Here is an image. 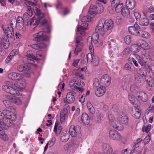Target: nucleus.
<instances>
[{"label": "nucleus", "instance_id": "e2e57ef3", "mask_svg": "<svg viewBox=\"0 0 154 154\" xmlns=\"http://www.w3.org/2000/svg\"><path fill=\"white\" fill-rule=\"evenodd\" d=\"M24 20L22 17L19 16L17 18L16 23H20L21 24H23V23Z\"/></svg>", "mask_w": 154, "mask_h": 154}, {"label": "nucleus", "instance_id": "a19ab883", "mask_svg": "<svg viewBox=\"0 0 154 154\" xmlns=\"http://www.w3.org/2000/svg\"><path fill=\"white\" fill-rule=\"evenodd\" d=\"M87 108L90 113L93 114L95 113V111L94 107H93L91 103L89 101L87 102Z\"/></svg>", "mask_w": 154, "mask_h": 154}, {"label": "nucleus", "instance_id": "cd10ccee", "mask_svg": "<svg viewBox=\"0 0 154 154\" xmlns=\"http://www.w3.org/2000/svg\"><path fill=\"white\" fill-rule=\"evenodd\" d=\"M126 4L128 8L130 9H134L135 5V2L134 0H127Z\"/></svg>", "mask_w": 154, "mask_h": 154}, {"label": "nucleus", "instance_id": "6e6d98bb", "mask_svg": "<svg viewBox=\"0 0 154 154\" xmlns=\"http://www.w3.org/2000/svg\"><path fill=\"white\" fill-rule=\"evenodd\" d=\"M11 27H9V26L8 25H3L2 26L4 32L6 33L7 32H8L10 30V28Z\"/></svg>", "mask_w": 154, "mask_h": 154}, {"label": "nucleus", "instance_id": "f704fd0d", "mask_svg": "<svg viewBox=\"0 0 154 154\" xmlns=\"http://www.w3.org/2000/svg\"><path fill=\"white\" fill-rule=\"evenodd\" d=\"M18 85L19 86L20 88L23 89L25 88L26 85V83L25 79H22L21 77L17 82Z\"/></svg>", "mask_w": 154, "mask_h": 154}, {"label": "nucleus", "instance_id": "c9c22d12", "mask_svg": "<svg viewBox=\"0 0 154 154\" xmlns=\"http://www.w3.org/2000/svg\"><path fill=\"white\" fill-rule=\"evenodd\" d=\"M69 135L67 133H62L60 135V139L61 141L66 142L69 140Z\"/></svg>", "mask_w": 154, "mask_h": 154}, {"label": "nucleus", "instance_id": "393cba45", "mask_svg": "<svg viewBox=\"0 0 154 154\" xmlns=\"http://www.w3.org/2000/svg\"><path fill=\"white\" fill-rule=\"evenodd\" d=\"M97 8L96 6L91 5L88 11L89 14L92 17H94L97 14Z\"/></svg>", "mask_w": 154, "mask_h": 154}, {"label": "nucleus", "instance_id": "dca6fc26", "mask_svg": "<svg viewBox=\"0 0 154 154\" xmlns=\"http://www.w3.org/2000/svg\"><path fill=\"white\" fill-rule=\"evenodd\" d=\"M26 56L27 57V63L28 64H33L34 63V60H36V57L33 55L32 51H27Z\"/></svg>", "mask_w": 154, "mask_h": 154}, {"label": "nucleus", "instance_id": "69168bd1", "mask_svg": "<svg viewBox=\"0 0 154 154\" xmlns=\"http://www.w3.org/2000/svg\"><path fill=\"white\" fill-rule=\"evenodd\" d=\"M131 52L129 48H125L122 51V54L124 55H126L129 54Z\"/></svg>", "mask_w": 154, "mask_h": 154}, {"label": "nucleus", "instance_id": "20e7f679", "mask_svg": "<svg viewBox=\"0 0 154 154\" xmlns=\"http://www.w3.org/2000/svg\"><path fill=\"white\" fill-rule=\"evenodd\" d=\"M87 61L90 62L93 66H96L99 63L98 57L94 55L92 53H88L86 56Z\"/></svg>", "mask_w": 154, "mask_h": 154}, {"label": "nucleus", "instance_id": "c03bdc74", "mask_svg": "<svg viewBox=\"0 0 154 154\" xmlns=\"http://www.w3.org/2000/svg\"><path fill=\"white\" fill-rule=\"evenodd\" d=\"M69 86L72 89H75L77 88L78 86H76L75 83V81L74 80H71L69 83Z\"/></svg>", "mask_w": 154, "mask_h": 154}, {"label": "nucleus", "instance_id": "4d7b16f0", "mask_svg": "<svg viewBox=\"0 0 154 154\" xmlns=\"http://www.w3.org/2000/svg\"><path fill=\"white\" fill-rule=\"evenodd\" d=\"M75 76L77 79L79 78L81 79H84V76L80 71H78L76 72Z\"/></svg>", "mask_w": 154, "mask_h": 154}, {"label": "nucleus", "instance_id": "aec40b11", "mask_svg": "<svg viewBox=\"0 0 154 154\" xmlns=\"http://www.w3.org/2000/svg\"><path fill=\"white\" fill-rule=\"evenodd\" d=\"M143 77H144L145 81L147 83V87H152L154 86V79H152L150 76L146 74Z\"/></svg>", "mask_w": 154, "mask_h": 154}, {"label": "nucleus", "instance_id": "58836bf2", "mask_svg": "<svg viewBox=\"0 0 154 154\" xmlns=\"http://www.w3.org/2000/svg\"><path fill=\"white\" fill-rule=\"evenodd\" d=\"M88 23L86 22L83 23L81 25H78L77 28V31H81V30H85L86 29L88 26Z\"/></svg>", "mask_w": 154, "mask_h": 154}, {"label": "nucleus", "instance_id": "423d86ee", "mask_svg": "<svg viewBox=\"0 0 154 154\" xmlns=\"http://www.w3.org/2000/svg\"><path fill=\"white\" fill-rule=\"evenodd\" d=\"M118 121L120 123L124 125L127 124L128 122V117L123 112H118L116 115Z\"/></svg>", "mask_w": 154, "mask_h": 154}, {"label": "nucleus", "instance_id": "a211bd4d", "mask_svg": "<svg viewBox=\"0 0 154 154\" xmlns=\"http://www.w3.org/2000/svg\"><path fill=\"white\" fill-rule=\"evenodd\" d=\"M133 112L132 113V116L135 118L138 119L141 116V109L140 107H134V108L132 110Z\"/></svg>", "mask_w": 154, "mask_h": 154}, {"label": "nucleus", "instance_id": "bb28decb", "mask_svg": "<svg viewBox=\"0 0 154 154\" xmlns=\"http://www.w3.org/2000/svg\"><path fill=\"white\" fill-rule=\"evenodd\" d=\"M137 36L144 38H149L150 37V35L146 31L140 29Z\"/></svg>", "mask_w": 154, "mask_h": 154}, {"label": "nucleus", "instance_id": "37998d69", "mask_svg": "<svg viewBox=\"0 0 154 154\" xmlns=\"http://www.w3.org/2000/svg\"><path fill=\"white\" fill-rule=\"evenodd\" d=\"M94 17H92L91 16H90L88 15L84 16L81 19V20L84 22H90L92 18Z\"/></svg>", "mask_w": 154, "mask_h": 154}, {"label": "nucleus", "instance_id": "b1692460", "mask_svg": "<svg viewBox=\"0 0 154 154\" xmlns=\"http://www.w3.org/2000/svg\"><path fill=\"white\" fill-rule=\"evenodd\" d=\"M81 121L84 124L88 125L90 121L88 115L85 113H83L81 116Z\"/></svg>", "mask_w": 154, "mask_h": 154}, {"label": "nucleus", "instance_id": "49530a36", "mask_svg": "<svg viewBox=\"0 0 154 154\" xmlns=\"http://www.w3.org/2000/svg\"><path fill=\"white\" fill-rule=\"evenodd\" d=\"M9 93L15 95H18L19 94V92L17 90L12 87L10 90Z\"/></svg>", "mask_w": 154, "mask_h": 154}, {"label": "nucleus", "instance_id": "5701e85b", "mask_svg": "<svg viewBox=\"0 0 154 154\" xmlns=\"http://www.w3.org/2000/svg\"><path fill=\"white\" fill-rule=\"evenodd\" d=\"M106 89L105 87L102 86L98 88L95 91L96 95L98 97L103 96L106 92Z\"/></svg>", "mask_w": 154, "mask_h": 154}, {"label": "nucleus", "instance_id": "f3484780", "mask_svg": "<svg viewBox=\"0 0 154 154\" xmlns=\"http://www.w3.org/2000/svg\"><path fill=\"white\" fill-rule=\"evenodd\" d=\"M137 97L139 99L143 102H146L148 99L147 94L142 91H138L137 94Z\"/></svg>", "mask_w": 154, "mask_h": 154}, {"label": "nucleus", "instance_id": "5fc2aeb1", "mask_svg": "<svg viewBox=\"0 0 154 154\" xmlns=\"http://www.w3.org/2000/svg\"><path fill=\"white\" fill-rule=\"evenodd\" d=\"M27 9L26 12V13H27L29 16L31 17L33 14V12L31 7L29 6H27Z\"/></svg>", "mask_w": 154, "mask_h": 154}, {"label": "nucleus", "instance_id": "bf43d9fd", "mask_svg": "<svg viewBox=\"0 0 154 154\" xmlns=\"http://www.w3.org/2000/svg\"><path fill=\"white\" fill-rule=\"evenodd\" d=\"M143 44L142 47L143 49H148L150 48V46L149 44L146 42H143Z\"/></svg>", "mask_w": 154, "mask_h": 154}, {"label": "nucleus", "instance_id": "338daca9", "mask_svg": "<svg viewBox=\"0 0 154 154\" xmlns=\"http://www.w3.org/2000/svg\"><path fill=\"white\" fill-rule=\"evenodd\" d=\"M128 98L129 100L131 103H133L135 101V97L132 94H129L128 95Z\"/></svg>", "mask_w": 154, "mask_h": 154}, {"label": "nucleus", "instance_id": "79ce46f5", "mask_svg": "<svg viewBox=\"0 0 154 154\" xmlns=\"http://www.w3.org/2000/svg\"><path fill=\"white\" fill-rule=\"evenodd\" d=\"M123 6L122 3L118 5H117L115 7V11L117 13L121 12L122 10L123 9Z\"/></svg>", "mask_w": 154, "mask_h": 154}, {"label": "nucleus", "instance_id": "e433bc0d", "mask_svg": "<svg viewBox=\"0 0 154 154\" xmlns=\"http://www.w3.org/2000/svg\"><path fill=\"white\" fill-rule=\"evenodd\" d=\"M9 43L7 37H4L2 38V44L3 47L5 49H7L9 46Z\"/></svg>", "mask_w": 154, "mask_h": 154}, {"label": "nucleus", "instance_id": "ea45409f", "mask_svg": "<svg viewBox=\"0 0 154 154\" xmlns=\"http://www.w3.org/2000/svg\"><path fill=\"white\" fill-rule=\"evenodd\" d=\"M139 23L140 25L146 26L149 24V21L147 18L144 17L142 18L140 20Z\"/></svg>", "mask_w": 154, "mask_h": 154}, {"label": "nucleus", "instance_id": "6ab92c4d", "mask_svg": "<svg viewBox=\"0 0 154 154\" xmlns=\"http://www.w3.org/2000/svg\"><path fill=\"white\" fill-rule=\"evenodd\" d=\"M105 32V30L104 29L103 22L102 21H100L95 29V32H100L101 34H103Z\"/></svg>", "mask_w": 154, "mask_h": 154}, {"label": "nucleus", "instance_id": "9b49d317", "mask_svg": "<svg viewBox=\"0 0 154 154\" xmlns=\"http://www.w3.org/2000/svg\"><path fill=\"white\" fill-rule=\"evenodd\" d=\"M17 69L19 72L24 71L25 75L28 77H29V75L31 69V67L28 66L23 65H19L17 66Z\"/></svg>", "mask_w": 154, "mask_h": 154}, {"label": "nucleus", "instance_id": "8fccbe9b", "mask_svg": "<svg viewBox=\"0 0 154 154\" xmlns=\"http://www.w3.org/2000/svg\"><path fill=\"white\" fill-rule=\"evenodd\" d=\"M134 147V148L131 150L130 152L131 154L136 152L138 151L139 150V145L135 144Z\"/></svg>", "mask_w": 154, "mask_h": 154}, {"label": "nucleus", "instance_id": "c756f323", "mask_svg": "<svg viewBox=\"0 0 154 154\" xmlns=\"http://www.w3.org/2000/svg\"><path fill=\"white\" fill-rule=\"evenodd\" d=\"M34 12L35 14L38 16V19L40 20V19L44 17V15L43 13H41L40 10L38 9L36 7L33 8Z\"/></svg>", "mask_w": 154, "mask_h": 154}, {"label": "nucleus", "instance_id": "1a4fd4ad", "mask_svg": "<svg viewBox=\"0 0 154 154\" xmlns=\"http://www.w3.org/2000/svg\"><path fill=\"white\" fill-rule=\"evenodd\" d=\"M70 135L73 137H75L80 133V128L75 126L73 125H71L69 129Z\"/></svg>", "mask_w": 154, "mask_h": 154}, {"label": "nucleus", "instance_id": "680f3d73", "mask_svg": "<svg viewBox=\"0 0 154 154\" xmlns=\"http://www.w3.org/2000/svg\"><path fill=\"white\" fill-rule=\"evenodd\" d=\"M125 41L126 44H129L131 42V38L130 35H127L125 38Z\"/></svg>", "mask_w": 154, "mask_h": 154}, {"label": "nucleus", "instance_id": "473e14b6", "mask_svg": "<svg viewBox=\"0 0 154 154\" xmlns=\"http://www.w3.org/2000/svg\"><path fill=\"white\" fill-rule=\"evenodd\" d=\"M13 103L17 105H20L22 104V101L21 97H11Z\"/></svg>", "mask_w": 154, "mask_h": 154}, {"label": "nucleus", "instance_id": "39448f33", "mask_svg": "<svg viewBox=\"0 0 154 154\" xmlns=\"http://www.w3.org/2000/svg\"><path fill=\"white\" fill-rule=\"evenodd\" d=\"M34 40L37 42L47 41L48 39V37L46 35L45 33L43 31L39 32L33 35Z\"/></svg>", "mask_w": 154, "mask_h": 154}, {"label": "nucleus", "instance_id": "2f4dec72", "mask_svg": "<svg viewBox=\"0 0 154 154\" xmlns=\"http://www.w3.org/2000/svg\"><path fill=\"white\" fill-rule=\"evenodd\" d=\"M139 63L140 64L141 66H143L148 71H150L151 70V68L150 66L149 65L148 63L147 62L140 61L139 62Z\"/></svg>", "mask_w": 154, "mask_h": 154}, {"label": "nucleus", "instance_id": "ddd939ff", "mask_svg": "<svg viewBox=\"0 0 154 154\" xmlns=\"http://www.w3.org/2000/svg\"><path fill=\"white\" fill-rule=\"evenodd\" d=\"M103 154H112V149L111 146L109 144L104 143L103 144Z\"/></svg>", "mask_w": 154, "mask_h": 154}, {"label": "nucleus", "instance_id": "603ef678", "mask_svg": "<svg viewBox=\"0 0 154 154\" xmlns=\"http://www.w3.org/2000/svg\"><path fill=\"white\" fill-rule=\"evenodd\" d=\"M82 48V46L79 44L76 45V48L74 51V53L75 54H77L79 52L81 51Z\"/></svg>", "mask_w": 154, "mask_h": 154}, {"label": "nucleus", "instance_id": "052dcab7", "mask_svg": "<svg viewBox=\"0 0 154 154\" xmlns=\"http://www.w3.org/2000/svg\"><path fill=\"white\" fill-rule=\"evenodd\" d=\"M137 73L140 75L143 76L145 75L146 73V72L140 69H138L137 70Z\"/></svg>", "mask_w": 154, "mask_h": 154}, {"label": "nucleus", "instance_id": "4c0bfd02", "mask_svg": "<svg viewBox=\"0 0 154 154\" xmlns=\"http://www.w3.org/2000/svg\"><path fill=\"white\" fill-rule=\"evenodd\" d=\"M121 13L122 16L125 17L127 18L129 17L130 12L128 8H124L121 11Z\"/></svg>", "mask_w": 154, "mask_h": 154}, {"label": "nucleus", "instance_id": "f8f14e48", "mask_svg": "<svg viewBox=\"0 0 154 154\" xmlns=\"http://www.w3.org/2000/svg\"><path fill=\"white\" fill-rule=\"evenodd\" d=\"M140 29L139 25L137 23L134 24V26H130L128 28V30L131 34L137 36Z\"/></svg>", "mask_w": 154, "mask_h": 154}, {"label": "nucleus", "instance_id": "4be33fe9", "mask_svg": "<svg viewBox=\"0 0 154 154\" xmlns=\"http://www.w3.org/2000/svg\"><path fill=\"white\" fill-rule=\"evenodd\" d=\"M22 75L18 73L12 72L9 73L8 75V78L12 80H18Z\"/></svg>", "mask_w": 154, "mask_h": 154}, {"label": "nucleus", "instance_id": "7ed1b4c3", "mask_svg": "<svg viewBox=\"0 0 154 154\" xmlns=\"http://www.w3.org/2000/svg\"><path fill=\"white\" fill-rule=\"evenodd\" d=\"M108 119L109 124L114 128L119 131H121L123 129L124 127L122 125L116 121L114 117L111 113L108 114Z\"/></svg>", "mask_w": 154, "mask_h": 154}, {"label": "nucleus", "instance_id": "0eeeda50", "mask_svg": "<svg viewBox=\"0 0 154 154\" xmlns=\"http://www.w3.org/2000/svg\"><path fill=\"white\" fill-rule=\"evenodd\" d=\"M109 135L110 138L114 140L120 141L121 140V134L116 130H110L109 132Z\"/></svg>", "mask_w": 154, "mask_h": 154}, {"label": "nucleus", "instance_id": "72a5a7b5", "mask_svg": "<svg viewBox=\"0 0 154 154\" xmlns=\"http://www.w3.org/2000/svg\"><path fill=\"white\" fill-rule=\"evenodd\" d=\"M134 82L137 85H139L140 84V85H141L143 84L144 80L142 78H141L138 76L136 75L135 77Z\"/></svg>", "mask_w": 154, "mask_h": 154}, {"label": "nucleus", "instance_id": "09e8293b", "mask_svg": "<svg viewBox=\"0 0 154 154\" xmlns=\"http://www.w3.org/2000/svg\"><path fill=\"white\" fill-rule=\"evenodd\" d=\"M103 117V114L100 113H98L97 114L95 119L97 122H99L102 120Z\"/></svg>", "mask_w": 154, "mask_h": 154}, {"label": "nucleus", "instance_id": "864d4df0", "mask_svg": "<svg viewBox=\"0 0 154 154\" xmlns=\"http://www.w3.org/2000/svg\"><path fill=\"white\" fill-rule=\"evenodd\" d=\"M140 48L136 45H134L131 47L132 51L134 52H137L140 50Z\"/></svg>", "mask_w": 154, "mask_h": 154}, {"label": "nucleus", "instance_id": "0e129e2a", "mask_svg": "<svg viewBox=\"0 0 154 154\" xmlns=\"http://www.w3.org/2000/svg\"><path fill=\"white\" fill-rule=\"evenodd\" d=\"M150 136L149 135L146 136L143 140L144 144H146L148 143L150 141Z\"/></svg>", "mask_w": 154, "mask_h": 154}, {"label": "nucleus", "instance_id": "2eb2a0df", "mask_svg": "<svg viewBox=\"0 0 154 154\" xmlns=\"http://www.w3.org/2000/svg\"><path fill=\"white\" fill-rule=\"evenodd\" d=\"M100 80L103 83L108 86L110 83L111 78L109 75L105 74L101 77Z\"/></svg>", "mask_w": 154, "mask_h": 154}, {"label": "nucleus", "instance_id": "412c9836", "mask_svg": "<svg viewBox=\"0 0 154 154\" xmlns=\"http://www.w3.org/2000/svg\"><path fill=\"white\" fill-rule=\"evenodd\" d=\"M104 29L106 32L109 29H111L113 27V24L112 21L111 20H106L103 22Z\"/></svg>", "mask_w": 154, "mask_h": 154}, {"label": "nucleus", "instance_id": "de8ad7c7", "mask_svg": "<svg viewBox=\"0 0 154 154\" xmlns=\"http://www.w3.org/2000/svg\"><path fill=\"white\" fill-rule=\"evenodd\" d=\"M151 125L150 124H148L147 126L143 125L142 127L143 131L148 133L151 129Z\"/></svg>", "mask_w": 154, "mask_h": 154}, {"label": "nucleus", "instance_id": "f03ea898", "mask_svg": "<svg viewBox=\"0 0 154 154\" xmlns=\"http://www.w3.org/2000/svg\"><path fill=\"white\" fill-rule=\"evenodd\" d=\"M41 19H40V20L38 19L37 20L32 18L31 19L30 24L33 26H35L38 24L40 22V27L43 29H46L47 32L50 33L51 30V26L48 24L46 20L44 19L41 21Z\"/></svg>", "mask_w": 154, "mask_h": 154}, {"label": "nucleus", "instance_id": "6e6552de", "mask_svg": "<svg viewBox=\"0 0 154 154\" xmlns=\"http://www.w3.org/2000/svg\"><path fill=\"white\" fill-rule=\"evenodd\" d=\"M70 108L68 104H65L63 110L61 111L60 113V119L62 123L64 122L67 116V113Z\"/></svg>", "mask_w": 154, "mask_h": 154}, {"label": "nucleus", "instance_id": "f257e3e1", "mask_svg": "<svg viewBox=\"0 0 154 154\" xmlns=\"http://www.w3.org/2000/svg\"><path fill=\"white\" fill-rule=\"evenodd\" d=\"M16 119V115L13 112L7 109H4L2 112L0 111V135L5 140V133L4 129H7L11 126L12 122ZM6 137L5 140H8Z\"/></svg>", "mask_w": 154, "mask_h": 154}, {"label": "nucleus", "instance_id": "4468645a", "mask_svg": "<svg viewBox=\"0 0 154 154\" xmlns=\"http://www.w3.org/2000/svg\"><path fill=\"white\" fill-rule=\"evenodd\" d=\"M75 99V97L73 94L71 92L68 93L66 95V99L64 100L65 103H73Z\"/></svg>", "mask_w": 154, "mask_h": 154}, {"label": "nucleus", "instance_id": "9d476101", "mask_svg": "<svg viewBox=\"0 0 154 154\" xmlns=\"http://www.w3.org/2000/svg\"><path fill=\"white\" fill-rule=\"evenodd\" d=\"M142 57L143 60H146L151 61H154V51L152 50L147 51L142 55Z\"/></svg>", "mask_w": 154, "mask_h": 154}, {"label": "nucleus", "instance_id": "c85d7f7f", "mask_svg": "<svg viewBox=\"0 0 154 154\" xmlns=\"http://www.w3.org/2000/svg\"><path fill=\"white\" fill-rule=\"evenodd\" d=\"M99 36L98 32H95L93 34L91 37L93 39V42L94 44L97 45L100 44V42L98 40Z\"/></svg>", "mask_w": 154, "mask_h": 154}, {"label": "nucleus", "instance_id": "a878e982", "mask_svg": "<svg viewBox=\"0 0 154 154\" xmlns=\"http://www.w3.org/2000/svg\"><path fill=\"white\" fill-rule=\"evenodd\" d=\"M3 103L7 108L8 109H11V104L13 103L11 97H8L6 100L3 101Z\"/></svg>", "mask_w": 154, "mask_h": 154}, {"label": "nucleus", "instance_id": "13d9d810", "mask_svg": "<svg viewBox=\"0 0 154 154\" xmlns=\"http://www.w3.org/2000/svg\"><path fill=\"white\" fill-rule=\"evenodd\" d=\"M93 86L96 87H98L100 85V83L98 79L95 78L93 81Z\"/></svg>", "mask_w": 154, "mask_h": 154}, {"label": "nucleus", "instance_id": "3c124183", "mask_svg": "<svg viewBox=\"0 0 154 154\" xmlns=\"http://www.w3.org/2000/svg\"><path fill=\"white\" fill-rule=\"evenodd\" d=\"M110 1L112 2V6L113 7H115L117 5H118L122 3H121L120 0H110Z\"/></svg>", "mask_w": 154, "mask_h": 154}, {"label": "nucleus", "instance_id": "7c9ffc66", "mask_svg": "<svg viewBox=\"0 0 154 154\" xmlns=\"http://www.w3.org/2000/svg\"><path fill=\"white\" fill-rule=\"evenodd\" d=\"M11 82H6L5 84L2 86V88L4 91L8 93H9L11 88Z\"/></svg>", "mask_w": 154, "mask_h": 154}, {"label": "nucleus", "instance_id": "774afa93", "mask_svg": "<svg viewBox=\"0 0 154 154\" xmlns=\"http://www.w3.org/2000/svg\"><path fill=\"white\" fill-rule=\"evenodd\" d=\"M143 42H145V41L142 39H139L137 41V44L138 45L140 46L142 48L143 44V43H144Z\"/></svg>", "mask_w": 154, "mask_h": 154}, {"label": "nucleus", "instance_id": "a18cd8bd", "mask_svg": "<svg viewBox=\"0 0 154 154\" xmlns=\"http://www.w3.org/2000/svg\"><path fill=\"white\" fill-rule=\"evenodd\" d=\"M10 30L8 32L5 33L7 36L8 38H12L14 36V29L11 27Z\"/></svg>", "mask_w": 154, "mask_h": 154}]
</instances>
